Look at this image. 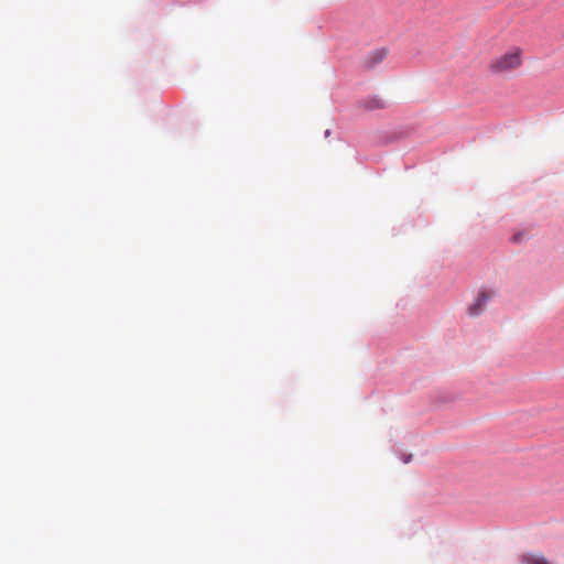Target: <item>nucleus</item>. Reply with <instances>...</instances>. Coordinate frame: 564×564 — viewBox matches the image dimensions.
<instances>
[{
	"label": "nucleus",
	"instance_id": "nucleus-1",
	"mask_svg": "<svg viewBox=\"0 0 564 564\" xmlns=\"http://www.w3.org/2000/svg\"><path fill=\"white\" fill-rule=\"evenodd\" d=\"M524 63V51L513 46L507 52L494 57L488 64V72L495 76H509L518 72Z\"/></svg>",
	"mask_w": 564,
	"mask_h": 564
},
{
	"label": "nucleus",
	"instance_id": "nucleus-2",
	"mask_svg": "<svg viewBox=\"0 0 564 564\" xmlns=\"http://www.w3.org/2000/svg\"><path fill=\"white\" fill-rule=\"evenodd\" d=\"M490 297L491 293L489 291L481 290L475 299L474 303L469 305L467 310L468 315L477 316L480 314L485 310Z\"/></svg>",
	"mask_w": 564,
	"mask_h": 564
},
{
	"label": "nucleus",
	"instance_id": "nucleus-3",
	"mask_svg": "<svg viewBox=\"0 0 564 564\" xmlns=\"http://www.w3.org/2000/svg\"><path fill=\"white\" fill-rule=\"evenodd\" d=\"M387 55H388L387 48L382 47V48L373 50L365 56L362 64L367 68H373V67L378 66L379 64H381L386 59Z\"/></svg>",
	"mask_w": 564,
	"mask_h": 564
},
{
	"label": "nucleus",
	"instance_id": "nucleus-4",
	"mask_svg": "<svg viewBox=\"0 0 564 564\" xmlns=\"http://www.w3.org/2000/svg\"><path fill=\"white\" fill-rule=\"evenodd\" d=\"M520 562L522 564H551L540 553H523V554L520 555Z\"/></svg>",
	"mask_w": 564,
	"mask_h": 564
}]
</instances>
